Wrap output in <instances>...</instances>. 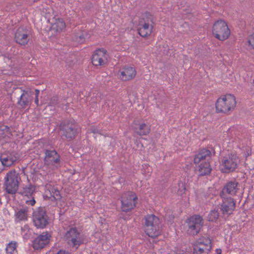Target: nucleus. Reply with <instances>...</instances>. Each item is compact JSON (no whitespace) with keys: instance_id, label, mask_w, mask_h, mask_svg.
<instances>
[{"instance_id":"f257e3e1","label":"nucleus","mask_w":254,"mask_h":254,"mask_svg":"<svg viewBox=\"0 0 254 254\" xmlns=\"http://www.w3.org/2000/svg\"><path fill=\"white\" fill-rule=\"evenodd\" d=\"M236 105V98L233 94L222 95L215 102V111L217 113L228 115L234 111Z\"/></svg>"},{"instance_id":"f03ea898","label":"nucleus","mask_w":254,"mask_h":254,"mask_svg":"<svg viewBox=\"0 0 254 254\" xmlns=\"http://www.w3.org/2000/svg\"><path fill=\"white\" fill-rule=\"evenodd\" d=\"M211 152L206 149L201 150L193 158V162L197 165V168L200 176L208 175L210 174L212 168L210 164Z\"/></svg>"},{"instance_id":"7ed1b4c3","label":"nucleus","mask_w":254,"mask_h":254,"mask_svg":"<svg viewBox=\"0 0 254 254\" xmlns=\"http://www.w3.org/2000/svg\"><path fill=\"white\" fill-rule=\"evenodd\" d=\"M144 231L150 237L155 238L161 234L160 221L154 214L147 215L144 218Z\"/></svg>"},{"instance_id":"20e7f679","label":"nucleus","mask_w":254,"mask_h":254,"mask_svg":"<svg viewBox=\"0 0 254 254\" xmlns=\"http://www.w3.org/2000/svg\"><path fill=\"white\" fill-rule=\"evenodd\" d=\"M240 159L236 153H231L223 156L220 162L222 172L229 173L234 171L238 167Z\"/></svg>"},{"instance_id":"39448f33","label":"nucleus","mask_w":254,"mask_h":254,"mask_svg":"<svg viewBox=\"0 0 254 254\" xmlns=\"http://www.w3.org/2000/svg\"><path fill=\"white\" fill-rule=\"evenodd\" d=\"M212 33L215 38L223 41L228 39L231 34V31L227 22L223 20L219 19L214 23Z\"/></svg>"},{"instance_id":"423d86ee","label":"nucleus","mask_w":254,"mask_h":254,"mask_svg":"<svg viewBox=\"0 0 254 254\" xmlns=\"http://www.w3.org/2000/svg\"><path fill=\"white\" fill-rule=\"evenodd\" d=\"M4 179V187L6 191L10 194L15 193L18 189L20 180L18 173L14 170H11L6 174Z\"/></svg>"},{"instance_id":"0eeeda50","label":"nucleus","mask_w":254,"mask_h":254,"mask_svg":"<svg viewBox=\"0 0 254 254\" xmlns=\"http://www.w3.org/2000/svg\"><path fill=\"white\" fill-rule=\"evenodd\" d=\"M187 233L190 235H196L200 231L203 225L202 217L199 215H194L186 220Z\"/></svg>"},{"instance_id":"6e6552de","label":"nucleus","mask_w":254,"mask_h":254,"mask_svg":"<svg viewBox=\"0 0 254 254\" xmlns=\"http://www.w3.org/2000/svg\"><path fill=\"white\" fill-rule=\"evenodd\" d=\"M137 199V196L134 192L128 191L124 193L121 196L122 210L127 212L133 209Z\"/></svg>"},{"instance_id":"1a4fd4ad","label":"nucleus","mask_w":254,"mask_h":254,"mask_svg":"<svg viewBox=\"0 0 254 254\" xmlns=\"http://www.w3.org/2000/svg\"><path fill=\"white\" fill-rule=\"evenodd\" d=\"M65 238L67 243L76 249L84 242L83 235L75 228H70L66 233Z\"/></svg>"},{"instance_id":"9d476101","label":"nucleus","mask_w":254,"mask_h":254,"mask_svg":"<svg viewBox=\"0 0 254 254\" xmlns=\"http://www.w3.org/2000/svg\"><path fill=\"white\" fill-rule=\"evenodd\" d=\"M211 249V241L208 237H202L194 245V254H208Z\"/></svg>"},{"instance_id":"9b49d317","label":"nucleus","mask_w":254,"mask_h":254,"mask_svg":"<svg viewBox=\"0 0 254 254\" xmlns=\"http://www.w3.org/2000/svg\"><path fill=\"white\" fill-rule=\"evenodd\" d=\"M33 219L35 226L38 228H43L48 224V217L45 210L42 207L34 211Z\"/></svg>"},{"instance_id":"f8f14e48","label":"nucleus","mask_w":254,"mask_h":254,"mask_svg":"<svg viewBox=\"0 0 254 254\" xmlns=\"http://www.w3.org/2000/svg\"><path fill=\"white\" fill-rule=\"evenodd\" d=\"M108 55L107 51L103 49H99L94 51L92 57V63L95 66L104 65L108 62Z\"/></svg>"},{"instance_id":"ddd939ff","label":"nucleus","mask_w":254,"mask_h":254,"mask_svg":"<svg viewBox=\"0 0 254 254\" xmlns=\"http://www.w3.org/2000/svg\"><path fill=\"white\" fill-rule=\"evenodd\" d=\"M45 163L52 169L57 168L60 161V155L56 151L47 150L45 152Z\"/></svg>"},{"instance_id":"4468645a","label":"nucleus","mask_w":254,"mask_h":254,"mask_svg":"<svg viewBox=\"0 0 254 254\" xmlns=\"http://www.w3.org/2000/svg\"><path fill=\"white\" fill-rule=\"evenodd\" d=\"M51 237V235L48 232H43L34 240L33 248L35 250L43 249L49 244Z\"/></svg>"},{"instance_id":"2eb2a0df","label":"nucleus","mask_w":254,"mask_h":254,"mask_svg":"<svg viewBox=\"0 0 254 254\" xmlns=\"http://www.w3.org/2000/svg\"><path fill=\"white\" fill-rule=\"evenodd\" d=\"M30 38V32L26 28L19 27L15 32L14 40L17 43L21 45L27 44Z\"/></svg>"},{"instance_id":"dca6fc26","label":"nucleus","mask_w":254,"mask_h":254,"mask_svg":"<svg viewBox=\"0 0 254 254\" xmlns=\"http://www.w3.org/2000/svg\"><path fill=\"white\" fill-rule=\"evenodd\" d=\"M153 23L151 20L147 19L144 21H140L138 28V33L142 37L149 36L153 29Z\"/></svg>"},{"instance_id":"f3484780","label":"nucleus","mask_w":254,"mask_h":254,"mask_svg":"<svg viewBox=\"0 0 254 254\" xmlns=\"http://www.w3.org/2000/svg\"><path fill=\"white\" fill-rule=\"evenodd\" d=\"M222 198L221 210L224 214H231L236 207V203L231 197L220 196Z\"/></svg>"},{"instance_id":"a211bd4d","label":"nucleus","mask_w":254,"mask_h":254,"mask_svg":"<svg viewBox=\"0 0 254 254\" xmlns=\"http://www.w3.org/2000/svg\"><path fill=\"white\" fill-rule=\"evenodd\" d=\"M136 74L135 69L131 66H125L120 69L119 76L121 80L126 81L133 79Z\"/></svg>"},{"instance_id":"6ab92c4d","label":"nucleus","mask_w":254,"mask_h":254,"mask_svg":"<svg viewBox=\"0 0 254 254\" xmlns=\"http://www.w3.org/2000/svg\"><path fill=\"white\" fill-rule=\"evenodd\" d=\"M132 127L135 133L142 136L148 134L150 132V126L144 123H138L134 121L132 124Z\"/></svg>"},{"instance_id":"aec40b11","label":"nucleus","mask_w":254,"mask_h":254,"mask_svg":"<svg viewBox=\"0 0 254 254\" xmlns=\"http://www.w3.org/2000/svg\"><path fill=\"white\" fill-rule=\"evenodd\" d=\"M239 184L236 181L228 182L223 187L220 196H227L226 194L230 196H234L239 190Z\"/></svg>"},{"instance_id":"412c9836","label":"nucleus","mask_w":254,"mask_h":254,"mask_svg":"<svg viewBox=\"0 0 254 254\" xmlns=\"http://www.w3.org/2000/svg\"><path fill=\"white\" fill-rule=\"evenodd\" d=\"M61 129L64 130V134L67 138H72L75 136L78 129V125L74 121L68 122Z\"/></svg>"},{"instance_id":"4be33fe9","label":"nucleus","mask_w":254,"mask_h":254,"mask_svg":"<svg viewBox=\"0 0 254 254\" xmlns=\"http://www.w3.org/2000/svg\"><path fill=\"white\" fill-rule=\"evenodd\" d=\"M44 195L52 201L58 200L61 199L62 196L58 189L50 184L45 186Z\"/></svg>"},{"instance_id":"5701e85b","label":"nucleus","mask_w":254,"mask_h":254,"mask_svg":"<svg viewBox=\"0 0 254 254\" xmlns=\"http://www.w3.org/2000/svg\"><path fill=\"white\" fill-rule=\"evenodd\" d=\"M31 101V98L28 91L24 90H22V93L18 99L17 104L20 108L25 109L30 105Z\"/></svg>"},{"instance_id":"b1692460","label":"nucleus","mask_w":254,"mask_h":254,"mask_svg":"<svg viewBox=\"0 0 254 254\" xmlns=\"http://www.w3.org/2000/svg\"><path fill=\"white\" fill-rule=\"evenodd\" d=\"M65 23L62 18H56L52 23L51 29L57 33L63 32L65 29Z\"/></svg>"},{"instance_id":"393cba45","label":"nucleus","mask_w":254,"mask_h":254,"mask_svg":"<svg viewBox=\"0 0 254 254\" xmlns=\"http://www.w3.org/2000/svg\"><path fill=\"white\" fill-rule=\"evenodd\" d=\"M14 215L15 221L16 222L25 221L28 218L27 209L23 208L18 210L15 212Z\"/></svg>"},{"instance_id":"a878e982","label":"nucleus","mask_w":254,"mask_h":254,"mask_svg":"<svg viewBox=\"0 0 254 254\" xmlns=\"http://www.w3.org/2000/svg\"><path fill=\"white\" fill-rule=\"evenodd\" d=\"M35 190V188L31 184L23 186L20 190V193L27 197H30L32 195Z\"/></svg>"},{"instance_id":"bb28decb","label":"nucleus","mask_w":254,"mask_h":254,"mask_svg":"<svg viewBox=\"0 0 254 254\" xmlns=\"http://www.w3.org/2000/svg\"><path fill=\"white\" fill-rule=\"evenodd\" d=\"M0 161L3 165L8 167L16 161V157H12L11 155L10 156L2 155L0 156Z\"/></svg>"},{"instance_id":"cd10ccee","label":"nucleus","mask_w":254,"mask_h":254,"mask_svg":"<svg viewBox=\"0 0 254 254\" xmlns=\"http://www.w3.org/2000/svg\"><path fill=\"white\" fill-rule=\"evenodd\" d=\"M17 247V243L14 241H11L6 247V254H18Z\"/></svg>"},{"instance_id":"c85d7f7f","label":"nucleus","mask_w":254,"mask_h":254,"mask_svg":"<svg viewBox=\"0 0 254 254\" xmlns=\"http://www.w3.org/2000/svg\"><path fill=\"white\" fill-rule=\"evenodd\" d=\"M186 190V184L182 182H179L177 186L173 188V191L179 195H182Z\"/></svg>"},{"instance_id":"c756f323","label":"nucleus","mask_w":254,"mask_h":254,"mask_svg":"<svg viewBox=\"0 0 254 254\" xmlns=\"http://www.w3.org/2000/svg\"><path fill=\"white\" fill-rule=\"evenodd\" d=\"M219 216L218 212L215 210H213L209 212L207 216V220L209 221L215 222L218 219Z\"/></svg>"},{"instance_id":"7c9ffc66","label":"nucleus","mask_w":254,"mask_h":254,"mask_svg":"<svg viewBox=\"0 0 254 254\" xmlns=\"http://www.w3.org/2000/svg\"><path fill=\"white\" fill-rule=\"evenodd\" d=\"M9 128L5 126L0 127V138L4 137L6 132L8 131Z\"/></svg>"},{"instance_id":"2f4dec72","label":"nucleus","mask_w":254,"mask_h":254,"mask_svg":"<svg viewBox=\"0 0 254 254\" xmlns=\"http://www.w3.org/2000/svg\"><path fill=\"white\" fill-rule=\"evenodd\" d=\"M248 43L253 49H254V33L250 35L248 38Z\"/></svg>"},{"instance_id":"473e14b6","label":"nucleus","mask_w":254,"mask_h":254,"mask_svg":"<svg viewBox=\"0 0 254 254\" xmlns=\"http://www.w3.org/2000/svg\"><path fill=\"white\" fill-rule=\"evenodd\" d=\"M26 202L27 204H28L29 205H31V206H33L35 204L36 201L34 199V197H33L32 199L29 200H27L26 201Z\"/></svg>"},{"instance_id":"72a5a7b5","label":"nucleus","mask_w":254,"mask_h":254,"mask_svg":"<svg viewBox=\"0 0 254 254\" xmlns=\"http://www.w3.org/2000/svg\"><path fill=\"white\" fill-rule=\"evenodd\" d=\"M57 254H69L68 253L64 251H60Z\"/></svg>"},{"instance_id":"f704fd0d","label":"nucleus","mask_w":254,"mask_h":254,"mask_svg":"<svg viewBox=\"0 0 254 254\" xmlns=\"http://www.w3.org/2000/svg\"><path fill=\"white\" fill-rule=\"evenodd\" d=\"M170 254H184L181 251H174L173 253H171Z\"/></svg>"},{"instance_id":"c9c22d12","label":"nucleus","mask_w":254,"mask_h":254,"mask_svg":"<svg viewBox=\"0 0 254 254\" xmlns=\"http://www.w3.org/2000/svg\"><path fill=\"white\" fill-rule=\"evenodd\" d=\"M40 91L38 89L35 90V97H38L39 95Z\"/></svg>"},{"instance_id":"e433bc0d","label":"nucleus","mask_w":254,"mask_h":254,"mask_svg":"<svg viewBox=\"0 0 254 254\" xmlns=\"http://www.w3.org/2000/svg\"><path fill=\"white\" fill-rule=\"evenodd\" d=\"M35 103L38 106L39 105V99L38 97H35Z\"/></svg>"},{"instance_id":"4c0bfd02","label":"nucleus","mask_w":254,"mask_h":254,"mask_svg":"<svg viewBox=\"0 0 254 254\" xmlns=\"http://www.w3.org/2000/svg\"><path fill=\"white\" fill-rule=\"evenodd\" d=\"M216 252L217 254H221L222 253V251L220 249H217L216 250Z\"/></svg>"},{"instance_id":"58836bf2","label":"nucleus","mask_w":254,"mask_h":254,"mask_svg":"<svg viewBox=\"0 0 254 254\" xmlns=\"http://www.w3.org/2000/svg\"><path fill=\"white\" fill-rule=\"evenodd\" d=\"M92 132L94 133H96L97 132L95 130V129H93L92 130Z\"/></svg>"},{"instance_id":"ea45409f","label":"nucleus","mask_w":254,"mask_h":254,"mask_svg":"<svg viewBox=\"0 0 254 254\" xmlns=\"http://www.w3.org/2000/svg\"><path fill=\"white\" fill-rule=\"evenodd\" d=\"M148 170H149V171H148V173H150V171H149V170H150V169H149Z\"/></svg>"}]
</instances>
